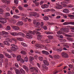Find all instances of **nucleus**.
Instances as JSON below:
<instances>
[{
    "label": "nucleus",
    "instance_id": "51",
    "mask_svg": "<svg viewBox=\"0 0 74 74\" xmlns=\"http://www.w3.org/2000/svg\"><path fill=\"white\" fill-rule=\"evenodd\" d=\"M15 66L16 68H19V66H18V64L17 63H15Z\"/></svg>",
    "mask_w": 74,
    "mask_h": 74
},
{
    "label": "nucleus",
    "instance_id": "33",
    "mask_svg": "<svg viewBox=\"0 0 74 74\" xmlns=\"http://www.w3.org/2000/svg\"><path fill=\"white\" fill-rule=\"evenodd\" d=\"M65 29L66 28L63 27L61 28L60 30L63 32H65Z\"/></svg>",
    "mask_w": 74,
    "mask_h": 74
},
{
    "label": "nucleus",
    "instance_id": "9",
    "mask_svg": "<svg viewBox=\"0 0 74 74\" xmlns=\"http://www.w3.org/2000/svg\"><path fill=\"white\" fill-rule=\"evenodd\" d=\"M14 70L16 73V74H21V73L19 70L16 69V68H14Z\"/></svg>",
    "mask_w": 74,
    "mask_h": 74
},
{
    "label": "nucleus",
    "instance_id": "54",
    "mask_svg": "<svg viewBox=\"0 0 74 74\" xmlns=\"http://www.w3.org/2000/svg\"><path fill=\"white\" fill-rule=\"evenodd\" d=\"M11 55L12 56L14 57V58H15L16 57V55H15V54H14V53H12L11 54Z\"/></svg>",
    "mask_w": 74,
    "mask_h": 74
},
{
    "label": "nucleus",
    "instance_id": "23",
    "mask_svg": "<svg viewBox=\"0 0 74 74\" xmlns=\"http://www.w3.org/2000/svg\"><path fill=\"white\" fill-rule=\"evenodd\" d=\"M8 59L7 58L5 59V63L6 65H8Z\"/></svg>",
    "mask_w": 74,
    "mask_h": 74
},
{
    "label": "nucleus",
    "instance_id": "6",
    "mask_svg": "<svg viewBox=\"0 0 74 74\" xmlns=\"http://www.w3.org/2000/svg\"><path fill=\"white\" fill-rule=\"evenodd\" d=\"M36 25L35 27L36 28H38L39 29V28L40 27V22H37Z\"/></svg>",
    "mask_w": 74,
    "mask_h": 74
},
{
    "label": "nucleus",
    "instance_id": "2",
    "mask_svg": "<svg viewBox=\"0 0 74 74\" xmlns=\"http://www.w3.org/2000/svg\"><path fill=\"white\" fill-rule=\"evenodd\" d=\"M11 46L12 47H11L10 49L12 51H16V50L18 49V47L15 45L12 44L11 45Z\"/></svg>",
    "mask_w": 74,
    "mask_h": 74
},
{
    "label": "nucleus",
    "instance_id": "38",
    "mask_svg": "<svg viewBox=\"0 0 74 74\" xmlns=\"http://www.w3.org/2000/svg\"><path fill=\"white\" fill-rule=\"evenodd\" d=\"M21 19L24 22H27V20H26V18L25 17H22Z\"/></svg>",
    "mask_w": 74,
    "mask_h": 74
},
{
    "label": "nucleus",
    "instance_id": "14",
    "mask_svg": "<svg viewBox=\"0 0 74 74\" xmlns=\"http://www.w3.org/2000/svg\"><path fill=\"white\" fill-rule=\"evenodd\" d=\"M42 53H43V54H45L46 55H48L49 54V53H48V52L44 50L42 51Z\"/></svg>",
    "mask_w": 74,
    "mask_h": 74
},
{
    "label": "nucleus",
    "instance_id": "36",
    "mask_svg": "<svg viewBox=\"0 0 74 74\" xmlns=\"http://www.w3.org/2000/svg\"><path fill=\"white\" fill-rule=\"evenodd\" d=\"M49 11H50V9H47L43 10V12H49Z\"/></svg>",
    "mask_w": 74,
    "mask_h": 74
},
{
    "label": "nucleus",
    "instance_id": "18",
    "mask_svg": "<svg viewBox=\"0 0 74 74\" xmlns=\"http://www.w3.org/2000/svg\"><path fill=\"white\" fill-rule=\"evenodd\" d=\"M38 38V40H41V39L42 38V36L40 35H37Z\"/></svg>",
    "mask_w": 74,
    "mask_h": 74
},
{
    "label": "nucleus",
    "instance_id": "25",
    "mask_svg": "<svg viewBox=\"0 0 74 74\" xmlns=\"http://www.w3.org/2000/svg\"><path fill=\"white\" fill-rule=\"evenodd\" d=\"M6 40L8 41V42H11L12 41V40L9 38H7L6 39Z\"/></svg>",
    "mask_w": 74,
    "mask_h": 74
},
{
    "label": "nucleus",
    "instance_id": "49",
    "mask_svg": "<svg viewBox=\"0 0 74 74\" xmlns=\"http://www.w3.org/2000/svg\"><path fill=\"white\" fill-rule=\"evenodd\" d=\"M43 26H44V23L43 22H41L40 23V27L42 28Z\"/></svg>",
    "mask_w": 74,
    "mask_h": 74
},
{
    "label": "nucleus",
    "instance_id": "13",
    "mask_svg": "<svg viewBox=\"0 0 74 74\" xmlns=\"http://www.w3.org/2000/svg\"><path fill=\"white\" fill-rule=\"evenodd\" d=\"M12 28L13 29L15 30H19V28L18 26H13L12 27Z\"/></svg>",
    "mask_w": 74,
    "mask_h": 74
},
{
    "label": "nucleus",
    "instance_id": "41",
    "mask_svg": "<svg viewBox=\"0 0 74 74\" xmlns=\"http://www.w3.org/2000/svg\"><path fill=\"white\" fill-rule=\"evenodd\" d=\"M19 35H20L21 36H23V37H24L25 36V34L23 33H22V32L19 33Z\"/></svg>",
    "mask_w": 74,
    "mask_h": 74
},
{
    "label": "nucleus",
    "instance_id": "44",
    "mask_svg": "<svg viewBox=\"0 0 74 74\" xmlns=\"http://www.w3.org/2000/svg\"><path fill=\"white\" fill-rule=\"evenodd\" d=\"M12 21L13 23H15L16 22V20L14 19H12Z\"/></svg>",
    "mask_w": 74,
    "mask_h": 74
},
{
    "label": "nucleus",
    "instance_id": "61",
    "mask_svg": "<svg viewBox=\"0 0 74 74\" xmlns=\"http://www.w3.org/2000/svg\"><path fill=\"white\" fill-rule=\"evenodd\" d=\"M11 35H12L14 36H15V32H12L10 33Z\"/></svg>",
    "mask_w": 74,
    "mask_h": 74
},
{
    "label": "nucleus",
    "instance_id": "47",
    "mask_svg": "<svg viewBox=\"0 0 74 74\" xmlns=\"http://www.w3.org/2000/svg\"><path fill=\"white\" fill-rule=\"evenodd\" d=\"M36 47H37L38 48H39L41 47V45L40 44H37V45H36Z\"/></svg>",
    "mask_w": 74,
    "mask_h": 74
},
{
    "label": "nucleus",
    "instance_id": "31",
    "mask_svg": "<svg viewBox=\"0 0 74 74\" xmlns=\"http://www.w3.org/2000/svg\"><path fill=\"white\" fill-rule=\"evenodd\" d=\"M0 22L1 23H4L7 22V20L5 19H4L3 21H0Z\"/></svg>",
    "mask_w": 74,
    "mask_h": 74
},
{
    "label": "nucleus",
    "instance_id": "43",
    "mask_svg": "<svg viewBox=\"0 0 74 74\" xmlns=\"http://www.w3.org/2000/svg\"><path fill=\"white\" fill-rule=\"evenodd\" d=\"M46 43H50L51 42V40H49V39H47L46 40Z\"/></svg>",
    "mask_w": 74,
    "mask_h": 74
},
{
    "label": "nucleus",
    "instance_id": "40",
    "mask_svg": "<svg viewBox=\"0 0 74 74\" xmlns=\"http://www.w3.org/2000/svg\"><path fill=\"white\" fill-rule=\"evenodd\" d=\"M13 17H14V18H16L17 19H18V18H20L19 16H18L16 15H14L13 16Z\"/></svg>",
    "mask_w": 74,
    "mask_h": 74
},
{
    "label": "nucleus",
    "instance_id": "42",
    "mask_svg": "<svg viewBox=\"0 0 74 74\" xmlns=\"http://www.w3.org/2000/svg\"><path fill=\"white\" fill-rule=\"evenodd\" d=\"M65 32H66V33H68V32H69V29L66 28Z\"/></svg>",
    "mask_w": 74,
    "mask_h": 74
},
{
    "label": "nucleus",
    "instance_id": "8",
    "mask_svg": "<svg viewBox=\"0 0 74 74\" xmlns=\"http://www.w3.org/2000/svg\"><path fill=\"white\" fill-rule=\"evenodd\" d=\"M29 15L32 16H34L37 15V13L36 12H31L30 14Z\"/></svg>",
    "mask_w": 74,
    "mask_h": 74
},
{
    "label": "nucleus",
    "instance_id": "50",
    "mask_svg": "<svg viewBox=\"0 0 74 74\" xmlns=\"http://www.w3.org/2000/svg\"><path fill=\"white\" fill-rule=\"evenodd\" d=\"M66 53H64V52H62L61 54L62 57H64Z\"/></svg>",
    "mask_w": 74,
    "mask_h": 74
},
{
    "label": "nucleus",
    "instance_id": "53",
    "mask_svg": "<svg viewBox=\"0 0 74 74\" xmlns=\"http://www.w3.org/2000/svg\"><path fill=\"white\" fill-rule=\"evenodd\" d=\"M18 8L20 10H22V7L21 6H19L18 7Z\"/></svg>",
    "mask_w": 74,
    "mask_h": 74
},
{
    "label": "nucleus",
    "instance_id": "5",
    "mask_svg": "<svg viewBox=\"0 0 74 74\" xmlns=\"http://www.w3.org/2000/svg\"><path fill=\"white\" fill-rule=\"evenodd\" d=\"M29 69H31V70H35L36 73H38V68H36L34 67H31Z\"/></svg>",
    "mask_w": 74,
    "mask_h": 74
},
{
    "label": "nucleus",
    "instance_id": "15",
    "mask_svg": "<svg viewBox=\"0 0 74 74\" xmlns=\"http://www.w3.org/2000/svg\"><path fill=\"white\" fill-rule=\"evenodd\" d=\"M63 12L64 13H69L70 12V11L67 9H65L63 10Z\"/></svg>",
    "mask_w": 74,
    "mask_h": 74
},
{
    "label": "nucleus",
    "instance_id": "11",
    "mask_svg": "<svg viewBox=\"0 0 74 74\" xmlns=\"http://www.w3.org/2000/svg\"><path fill=\"white\" fill-rule=\"evenodd\" d=\"M23 67L25 70L27 72L29 71V69H28V67H27L26 66L23 65Z\"/></svg>",
    "mask_w": 74,
    "mask_h": 74
},
{
    "label": "nucleus",
    "instance_id": "60",
    "mask_svg": "<svg viewBox=\"0 0 74 74\" xmlns=\"http://www.w3.org/2000/svg\"><path fill=\"white\" fill-rule=\"evenodd\" d=\"M57 51H60V52H62V49H61V48L58 49H57Z\"/></svg>",
    "mask_w": 74,
    "mask_h": 74
},
{
    "label": "nucleus",
    "instance_id": "34",
    "mask_svg": "<svg viewBox=\"0 0 74 74\" xmlns=\"http://www.w3.org/2000/svg\"><path fill=\"white\" fill-rule=\"evenodd\" d=\"M67 39L68 41H73V39L71 38H67Z\"/></svg>",
    "mask_w": 74,
    "mask_h": 74
},
{
    "label": "nucleus",
    "instance_id": "52",
    "mask_svg": "<svg viewBox=\"0 0 74 74\" xmlns=\"http://www.w3.org/2000/svg\"><path fill=\"white\" fill-rule=\"evenodd\" d=\"M68 17H71L72 18H74V15L71 14H69L68 15Z\"/></svg>",
    "mask_w": 74,
    "mask_h": 74
},
{
    "label": "nucleus",
    "instance_id": "21",
    "mask_svg": "<svg viewBox=\"0 0 74 74\" xmlns=\"http://www.w3.org/2000/svg\"><path fill=\"white\" fill-rule=\"evenodd\" d=\"M4 43L5 45H10V43H8V42L7 41H5L3 42Z\"/></svg>",
    "mask_w": 74,
    "mask_h": 74
},
{
    "label": "nucleus",
    "instance_id": "63",
    "mask_svg": "<svg viewBox=\"0 0 74 74\" xmlns=\"http://www.w3.org/2000/svg\"><path fill=\"white\" fill-rule=\"evenodd\" d=\"M20 61L21 63H24L25 62L24 60L22 59H21V60H20Z\"/></svg>",
    "mask_w": 74,
    "mask_h": 74
},
{
    "label": "nucleus",
    "instance_id": "32",
    "mask_svg": "<svg viewBox=\"0 0 74 74\" xmlns=\"http://www.w3.org/2000/svg\"><path fill=\"white\" fill-rule=\"evenodd\" d=\"M21 53L23 55H26V52L24 51H22L21 52Z\"/></svg>",
    "mask_w": 74,
    "mask_h": 74
},
{
    "label": "nucleus",
    "instance_id": "26",
    "mask_svg": "<svg viewBox=\"0 0 74 74\" xmlns=\"http://www.w3.org/2000/svg\"><path fill=\"white\" fill-rule=\"evenodd\" d=\"M20 73L21 74V73H23V74H25V71L23 70V69H20Z\"/></svg>",
    "mask_w": 74,
    "mask_h": 74
},
{
    "label": "nucleus",
    "instance_id": "20",
    "mask_svg": "<svg viewBox=\"0 0 74 74\" xmlns=\"http://www.w3.org/2000/svg\"><path fill=\"white\" fill-rule=\"evenodd\" d=\"M2 1L3 3L7 4H8V3H10V1H8L7 0H2Z\"/></svg>",
    "mask_w": 74,
    "mask_h": 74
},
{
    "label": "nucleus",
    "instance_id": "57",
    "mask_svg": "<svg viewBox=\"0 0 74 74\" xmlns=\"http://www.w3.org/2000/svg\"><path fill=\"white\" fill-rule=\"evenodd\" d=\"M69 68H70L71 69L73 68V65H72L71 64H70L69 65Z\"/></svg>",
    "mask_w": 74,
    "mask_h": 74
},
{
    "label": "nucleus",
    "instance_id": "12",
    "mask_svg": "<svg viewBox=\"0 0 74 74\" xmlns=\"http://www.w3.org/2000/svg\"><path fill=\"white\" fill-rule=\"evenodd\" d=\"M23 25V23L22 21H19L16 24V25L18 26H22Z\"/></svg>",
    "mask_w": 74,
    "mask_h": 74
},
{
    "label": "nucleus",
    "instance_id": "22",
    "mask_svg": "<svg viewBox=\"0 0 74 74\" xmlns=\"http://www.w3.org/2000/svg\"><path fill=\"white\" fill-rule=\"evenodd\" d=\"M54 58L56 59H60V56L58 55H56L54 56Z\"/></svg>",
    "mask_w": 74,
    "mask_h": 74
},
{
    "label": "nucleus",
    "instance_id": "28",
    "mask_svg": "<svg viewBox=\"0 0 74 74\" xmlns=\"http://www.w3.org/2000/svg\"><path fill=\"white\" fill-rule=\"evenodd\" d=\"M21 45H23V47H27V45L26 44L24 43L23 42H22L21 43Z\"/></svg>",
    "mask_w": 74,
    "mask_h": 74
},
{
    "label": "nucleus",
    "instance_id": "29",
    "mask_svg": "<svg viewBox=\"0 0 74 74\" xmlns=\"http://www.w3.org/2000/svg\"><path fill=\"white\" fill-rule=\"evenodd\" d=\"M38 59L40 62H42L43 60V57H38Z\"/></svg>",
    "mask_w": 74,
    "mask_h": 74
},
{
    "label": "nucleus",
    "instance_id": "4",
    "mask_svg": "<svg viewBox=\"0 0 74 74\" xmlns=\"http://www.w3.org/2000/svg\"><path fill=\"white\" fill-rule=\"evenodd\" d=\"M56 5L55 6V7L57 9H59V10H60V9H62L63 8V7L62 5H59L58 3H56Z\"/></svg>",
    "mask_w": 74,
    "mask_h": 74
},
{
    "label": "nucleus",
    "instance_id": "39",
    "mask_svg": "<svg viewBox=\"0 0 74 74\" xmlns=\"http://www.w3.org/2000/svg\"><path fill=\"white\" fill-rule=\"evenodd\" d=\"M6 30H11V27L9 25L7 26V27L6 28Z\"/></svg>",
    "mask_w": 74,
    "mask_h": 74
},
{
    "label": "nucleus",
    "instance_id": "55",
    "mask_svg": "<svg viewBox=\"0 0 74 74\" xmlns=\"http://www.w3.org/2000/svg\"><path fill=\"white\" fill-rule=\"evenodd\" d=\"M57 34H62V31H59L57 32Z\"/></svg>",
    "mask_w": 74,
    "mask_h": 74
},
{
    "label": "nucleus",
    "instance_id": "7",
    "mask_svg": "<svg viewBox=\"0 0 74 74\" xmlns=\"http://www.w3.org/2000/svg\"><path fill=\"white\" fill-rule=\"evenodd\" d=\"M43 63L46 66H49V62H48V61L45 60H44L43 61Z\"/></svg>",
    "mask_w": 74,
    "mask_h": 74
},
{
    "label": "nucleus",
    "instance_id": "3",
    "mask_svg": "<svg viewBox=\"0 0 74 74\" xmlns=\"http://www.w3.org/2000/svg\"><path fill=\"white\" fill-rule=\"evenodd\" d=\"M7 34H8V32H6L5 31H2V32L0 33V35H4V37L5 38L8 37V36L5 35Z\"/></svg>",
    "mask_w": 74,
    "mask_h": 74
},
{
    "label": "nucleus",
    "instance_id": "37",
    "mask_svg": "<svg viewBox=\"0 0 74 74\" xmlns=\"http://www.w3.org/2000/svg\"><path fill=\"white\" fill-rule=\"evenodd\" d=\"M70 25L69 22H65L63 23V25Z\"/></svg>",
    "mask_w": 74,
    "mask_h": 74
},
{
    "label": "nucleus",
    "instance_id": "64",
    "mask_svg": "<svg viewBox=\"0 0 74 74\" xmlns=\"http://www.w3.org/2000/svg\"><path fill=\"white\" fill-rule=\"evenodd\" d=\"M12 40L13 41H15L16 42V39L14 38H12Z\"/></svg>",
    "mask_w": 74,
    "mask_h": 74
},
{
    "label": "nucleus",
    "instance_id": "48",
    "mask_svg": "<svg viewBox=\"0 0 74 74\" xmlns=\"http://www.w3.org/2000/svg\"><path fill=\"white\" fill-rule=\"evenodd\" d=\"M28 58L26 57L24 58V61L25 62H27L28 61Z\"/></svg>",
    "mask_w": 74,
    "mask_h": 74
},
{
    "label": "nucleus",
    "instance_id": "1",
    "mask_svg": "<svg viewBox=\"0 0 74 74\" xmlns=\"http://www.w3.org/2000/svg\"><path fill=\"white\" fill-rule=\"evenodd\" d=\"M37 31H34L33 32L31 31H29L27 33V34L25 36L26 38H29V39H31L32 38V34H35V33H36Z\"/></svg>",
    "mask_w": 74,
    "mask_h": 74
},
{
    "label": "nucleus",
    "instance_id": "10",
    "mask_svg": "<svg viewBox=\"0 0 74 74\" xmlns=\"http://www.w3.org/2000/svg\"><path fill=\"white\" fill-rule=\"evenodd\" d=\"M42 70H45V69H48V68L46 66V65L43 64L42 66Z\"/></svg>",
    "mask_w": 74,
    "mask_h": 74
},
{
    "label": "nucleus",
    "instance_id": "16",
    "mask_svg": "<svg viewBox=\"0 0 74 74\" xmlns=\"http://www.w3.org/2000/svg\"><path fill=\"white\" fill-rule=\"evenodd\" d=\"M34 60V58L33 57H30L29 58V61L30 63H33V62H32L33 60Z\"/></svg>",
    "mask_w": 74,
    "mask_h": 74
},
{
    "label": "nucleus",
    "instance_id": "17",
    "mask_svg": "<svg viewBox=\"0 0 74 74\" xmlns=\"http://www.w3.org/2000/svg\"><path fill=\"white\" fill-rule=\"evenodd\" d=\"M43 19L45 21H48L49 20V18L47 16H45L43 17Z\"/></svg>",
    "mask_w": 74,
    "mask_h": 74
},
{
    "label": "nucleus",
    "instance_id": "46",
    "mask_svg": "<svg viewBox=\"0 0 74 74\" xmlns=\"http://www.w3.org/2000/svg\"><path fill=\"white\" fill-rule=\"evenodd\" d=\"M64 58H69V56L68 55V54L66 53L65 56H64Z\"/></svg>",
    "mask_w": 74,
    "mask_h": 74
},
{
    "label": "nucleus",
    "instance_id": "59",
    "mask_svg": "<svg viewBox=\"0 0 74 74\" xmlns=\"http://www.w3.org/2000/svg\"><path fill=\"white\" fill-rule=\"evenodd\" d=\"M45 8H48L49 7V5H48L45 4Z\"/></svg>",
    "mask_w": 74,
    "mask_h": 74
},
{
    "label": "nucleus",
    "instance_id": "27",
    "mask_svg": "<svg viewBox=\"0 0 74 74\" xmlns=\"http://www.w3.org/2000/svg\"><path fill=\"white\" fill-rule=\"evenodd\" d=\"M21 56L19 55L17 57V60H18V61H20V60L21 59Z\"/></svg>",
    "mask_w": 74,
    "mask_h": 74
},
{
    "label": "nucleus",
    "instance_id": "56",
    "mask_svg": "<svg viewBox=\"0 0 74 74\" xmlns=\"http://www.w3.org/2000/svg\"><path fill=\"white\" fill-rule=\"evenodd\" d=\"M42 28H43L44 30H47V27L46 26L43 27Z\"/></svg>",
    "mask_w": 74,
    "mask_h": 74
},
{
    "label": "nucleus",
    "instance_id": "58",
    "mask_svg": "<svg viewBox=\"0 0 74 74\" xmlns=\"http://www.w3.org/2000/svg\"><path fill=\"white\" fill-rule=\"evenodd\" d=\"M70 25H74V22H69Z\"/></svg>",
    "mask_w": 74,
    "mask_h": 74
},
{
    "label": "nucleus",
    "instance_id": "19",
    "mask_svg": "<svg viewBox=\"0 0 74 74\" xmlns=\"http://www.w3.org/2000/svg\"><path fill=\"white\" fill-rule=\"evenodd\" d=\"M5 55L8 58H12L11 56L10 55L8 54L7 53H5Z\"/></svg>",
    "mask_w": 74,
    "mask_h": 74
},
{
    "label": "nucleus",
    "instance_id": "24",
    "mask_svg": "<svg viewBox=\"0 0 74 74\" xmlns=\"http://www.w3.org/2000/svg\"><path fill=\"white\" fill-rule=\"evenodd\" d=\"M14 2L15 4L16 5L19 4V1H18V0H14Z\"/></svg>",
    "mask_w": 74,
    "mask_h": 74
},
{
    "label": "nucleus",
    "instance_id": "45",
    "mask_svg": "<svg viewBox=\"0 0 74 74\" xmlns=\"http://www.w3.org/2000/svg\"><path fill=\"white\" fill-rule=\"evenodd\" d=\"M4 55L0 53V58H1V59H3V58H4Z\"/></svg>",
    "mask_w": 74,
    "mask_h": 74
},
{
    "label": "nucleus",
    "instance_id": "62",
    "mask_svg": "<svg viewBox=\"0 0 74 74\" xmlns=\"http://www.w3.org/2000/svg\"><path fill=\"white\" fill-rule=\"evenodd\" d=\"M55 64V62H51V66H54V64Z\"/></svg>",
    "mask_w": 74,
    "mask_h": 74
},
{
    "label": "nucleus",
    "instance_id": "35",
    "mask_svg": "<svg viewBox=\"0 0 74 74\" xmlns=\"http://www.w3.org/2000/svg\"><path fill=\"white\" fill-rule=\"evenodd\" d=\"M47 37L48 38V39H49V40H52L53 37V36L50 35L48 36Z\"/></svg>",
    "mask_w": 74,
    "mask_h": 74
},
{
    "label": "nucleus",
    "instance_id": "30",
    "mask_svg": "<svg viewBox=\"0 0 74 74\" xmlns=\"http://www.w3.org/2000/svg\"><path fill=\"white\" fill-rule=\"evenodd\" d=\"M10 14L8 12H6L5 14V16H10Z\"/></svg>",
    "mask_w": 74,
    "mask_h": 74
}]
</instances>
